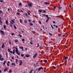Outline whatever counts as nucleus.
Instances as JSON below:
<instances>
[{"label": "nucleus", "instance_id": "obj_1", "mask_svg": "<svg viewBox=\"0 0 73 73\" xmlns=\"http://www.w3.org/2000/svg\"><path fill=\"white\" fill-rule=\"evenodd\" d=\"M16 49L15 52H16L17 54L18 55H20V53L18 52L19 50H18V48H16L15 47H14Z\"/></svg>", "mask_w": 73, "mask_h": 73}, {"label": "nucleus", "instance_id": "obj_2", "mask_svg": "<svg viewBox=\"0 0 73 73\" xmlns=\"http://www.w3.org/2000/svg\"><path fill=\"white\" fill-rule=\"evenodd\" d=\"M46 17L47 19L46 20V23H48V21H49V17H48V15H46Z\"/></svg>", "mask_w": 73, "mask_h": 73}, {"label": "nucleus", "instance_id": "obj_3", "mask_svg": "<svg viewBox=\"0 0 73 73\" xmlns=\"http://www.w3.org/2000/svg\"><path fill=\"white\" fill-rule=\"evenodd\" d=\"M37 53H35L33 56V58H36V57H37Z\"/></svg>", "mask_w": 73, "mask_h": 73}, {"label": "nucleus", "instance_id": "obj_4", "mask_svg": "<svg viewBox=\"0 0 73 73\" xmlns=\"http://www.w3.org/2000/svg\"><path fill=\"white\" fill-rule=\"evenodd\" d=\"M1 46H2V48H4V47H5V42H4L3 43Z\"/></svg>", "mask_w": 73, "mask_h": 73}, {"label": "nucleus", "instance_id": "obj_5", "mask_svg": "<svg viewBox=\"0 0 73 73\" xmlns=\"http://www.w3.org/2000/svg\"><path fill=\"white\" fill-rule=\"evenodd\" d=\"M23 63V61L22 60H20V62H19V65H22V63Z\"/></svg>", "mask_w": 73, "mask_h": 73}, {"label": "nucleus", "instance_id": "obj_6", "mask_svg": "<svg viewBox=\"0 0 73 73\" xmlns=\"http://www.w3.org/2000/svg\"><path fill=\"white\" fill-rule=\"evenodd\" d=\"M68 56H64L63 57V59L64 60H66V59H68Z\"/></svg>", "mask_w": 73, "mask_h": 73}, {"label": "nucleus", "instance_id": "obj_7", "mask_svg": "<svg viewBox=\"0 0 73 73\" xmlns=\"http://www.w3.org/2000/svg\"><path fill=\"white\" fill-rule=\"evenodd\" d=\"M38 14L39 15H40V13H41L42 12V10H38Z\"/></svg>", "mask_w": 73, "mask_h": 73}, {"label": "nucleus", "instance_id": "obj_8", "mask_svg": "<svg viewBox=\"0 0 73 73\" xmlns=\"http://www.w3.org/2000/svg\"><path fill=\"white\" fill-rule=\"evenodd\" d=\"M28 5L29 6V8H31V7L32 6V5L31 4V3H29Z\"/></svg>", "mask_w": 73, "mask_h": 73}, {"label": "nucleus", "instance_id": "obj_9", "mask_svg": "<svg viewBox=\"0 0 73 73\" xmlns=\"http://www.w3.org/2000/svg\"><path fill=\"white\" fill-rule=\"evenodd\" d=\"M14 65V66H16V63H12L11 64V66L12 67H13V66Z\"/></svg>", "mask_w": 73, "mask_h": 73}, {"label": "nucleus", "instance_id": "obj_10", "mask_svg": "<svg viewBox=\"0 0 73 73\" xmlns=\"http://www.w3.org/2000/svg\"><path fill=\"white\" fill-rule=\"evenodd\" d=\"M41 69L42 70H43V67H40L38 70V72H39L41 70Z\"/></svg>", "mask_w": 73, "mask_h": 73}, {"label": "nucleus", "instance_id": "obj_11", "mask_svg": "<svg viewBox=\"0 0 73 73\" xmlns=\"http://www.w3.org/2000/svg\"><path fill=\"white\" fill-rule=\"evenodd\" d=\"M0 32L3 35H4V31L3 30H0Z\"/></svg>", "mask_w": 73, "mask_h": 73}, {"label": "nucleus", "instance_id": "obj_12", "mask_svg": "<svg viewBox=\"0 0 73 73\" xmlns=\"http://www.w3.org/2000/svg\"><path fill=\"white\" fill-rule=\"evenodd\" d=\"M8 68H5V69H4V70L5 72H6V71H7V70H8Z\"/></svg>", "mask_w": 73, "mask_h": 73}, {"label": "nucleus", "instance_id": "obj_13", "mask_svg": "<svg viewBox=\"0 0 73 73\" xmlns=\"http://www.w3.org/2000/svg\"><path fill=\"white\" fill-rule=\"evenodd\" d=\"M15 51H16V50H15V49H14L13 50V54H15Z\"/></svg>", "mask_w": 73, "mask_h": 73}, {"label": "nucleus", "instance_id": "obj_14", "mask_svg": "<svg viewBox=\"0 0 73 73\" xmlns=\"http://www.w3.org/2000/svg\"><path fill=\"white\" fill-rule=\"evenodd\" d=\"M7 62V61L6 60H5V61H4L3 62L2 64L3 65H5V63Z\"/></svg>", "mask_w": 73, "mask_h": 73}, {"label": "nucleus", "instance_id": "obj_15", "mask_svg": "<svg viewBox=\"0 0 73 73\" xmlns=\"http://www.w3.org/2000/svg\"><path fill=\"white\" fill-rule=\"evenodd\" d=\"M49 3L47 2H44V5H49Z\"/></svg>", "mask_w": 73, "mask_h": 73}, {"label": "nucleus", "instance_id": "obj_16", "mask_svg": "<svg viewBox=\"0 0 73 73\" xmlns=\"http://www.w3.org/2000/svg\"><path fill=\"white\" fill-rule=\"evenodd\" d=\"M30 55H29L28 54L26 55V57H27V58H28V57H29Z\"/></svg>", "mask_w": 73, "mask_h": 73}, {"label": "nucleus", "instance_id": "obj_17", "mask_svg": "<svg viewBox=\"0 0 73 73\" xmlns=\"http://www.w3.org/2000/svg\"><path fill=\"white\" fill-rule=\"evenodd\" d=\"M9 43L10 45H11V40L9 39Z\"/></svg>", "mask_w": 73, "mask_h": 73}, {"label": "nucleus", "instance_id": "obj_18", "mask_svg": "<svg viewBox=\"0 0 73 73\" xmlns=\"http://www.w3.org/2000/svg\"><path fill=\"white\" fill-rule=\"evenodd\" d=\"M61 8H62V7H58V10L60 11V10H61Z\"/></svg>", "mask_w": 73, "mask_h": 73}, {"label": "nucleus", "instance_id": "obj_19", "mask_svg": "<svg viewBox=\"0 0 73 73\" xmlns=\"http://www.w3.org/2000/svg\"><path fill=\"white\" fill-rule=\"evenodd\" d=\"M8 21H6V25H8Z\"/></svg>", "mask_w": 73, "mask_h": 73}, {"label": "nucleus", "instance_id": "obj_20", "mask_svg": "<svg viewBox=\"0 0 73 73\" xmlns=\"http://www.w3.org/2000/svg\"><path fill=\"white\" fill-rule=\"evenodd\" d=\"M24 23H25L26 24H27V21L26 20H25L24 21Z\"/></svg>", "mask_w": 73, "mask_h": 73}, {"label": "nucleus", "instance_id": "obj_21", "mask_svg": "<svg viewBox=\"0 0 73 73\" xmlns=\"http://www.w3.org/2000/svg\"><path fill=\"white\" fill-rule=\"evenodd\" d=\"M30 26H33V23H30Z\"/></svg>", "mask_w": 73, "mask_h": 73}, {"label": "nucleus", "instance_id": "obj_22", "mask_svg": "<svg viewBox=\"0 0 73 73\" xmlns=\"http://www.w3.org/2000/svg\"><path fill=\"white\" fill-rule=\"evenodd\" d=\"M19 48H20V49H24V48L23 46H22L21 47L19 46Z\"/></svg>", "mask_w": 73, "mask_h": 73}, {"label": "nucleus", "instance_id": "obj_23", "mask_svg": "<svg viewBox=\"0 0 73 73\" xmlns=\"http://www.w3.org/2000/svg\"><path fill=\"white\" fill-rule=\"evenodd\" d=\"M52 68H53V69H56V67L54 66H52Z\"/></svg>", "mask_w": 73, "mask_h": 73}, {"label": "nucleus", "instance_id": "obj_24", "mask_svg": "<svg viewBox=\"0 0 73 73\" xmlns=\"http://www.w3.org/2000/svg\"><path fill=\"white\" fill-rule=\"evenodd\" d=\"M11 72H12V70H9V73H11Z\"/></svg>", "mask_w": 73, "mask_h": 73}, {"label": "nucleus", "instance_id": "obj_25", "mask_svg": "<svg viewBox=\"0 0 73 73\" xmlns=\"http://www.w3.org/2000/svg\"><path fill=\"white\" fill-rule=\"evenodd\" d=\"M20 23H22V20H21V19H20Z\"/></svg>", "mask_w": 73, "mask_h": 73}, {"label": "nucleus", "instance_id": "obj_26", "mask_svg": "<svg viewBox=\"0 0 73 73\" xmlns=\"http://www.w3.org/2000/svg\"><path fill=\"white\" fill-rule=\"evenodd\" d=\"M18 36L20 37H22V35L20 34H19Z\"/></svg>", "mask_w": 73, "mask_h": 73}, {"label": "nucleus", "instance_id": "obj_27", "mask_svg": "<svg viewBox=\"0 0 73 73\" xmlns=\"http://www.w3.org/2000/svg\"><path fill=\"white\" fill-rule=\"evenodd\" d=\"M14 27L15 28V29H16V26H15V25H14Z\"/></svg>", "mask_w": 73, "mask_h": 73}, {"label": "nucleus", "instance_id": "obj_28", "mask_svg": "<svg viewBox=\"0 0 73 73\" xmlns=\"http://www.w3.org/2000/svg\"><path fill=\"white\" fill-rule=\"evenodd\" d=\"M4 29H5V28H6V26L5 25H4Z\"/></svg>", "mask_w": 73, "mask_h": 73}, {"label": "nucleus", "instance_id": "obj_29", "mask_svg": "<svg viewBox=\"0 0 73 73\" xmlns=\"http://www.w3.org/2000/svg\"><path fill=\"white\" fill-rule=\"evenodd\" d=\"M34 66L35 67V68H36V66H37V65H36V64H35L34 65Z\"/></svg>", "mask_w": 73, "mask_h": 73}, {"label": "nucleus", "instance_id": "obj_30", "mask_svg": "<svg viewBox=\"0 0 73 73\" xmlns=\"http://www.w3.org/2000/svg\"><path fill=\"white\" fill-rule=\"evenodd\" d=\"M0 60L1 61H3V60H4V59L3 58H1L0 59Z\"/></svg>", "mask_w": 73, "mask_h": 73}, {"label": "nucleus", "instance_id": "obj_31", "mask_svg": "<svg viewBox=\"0 0 73 73\" xmlns=\"http://www.w3.org/2000/svg\"><path fill=\"white\" fill-rule=\"evenodd\" d=\"M21 4H22L21 3H19V6H21Z\"/></svg>", "mask_w": 73, "mask_h": 73}, {"label": "nucleus", "instance_id": "obj_32", "mask_svg": "<svg viewBox=\"0 0 73 73\" xmlns=\"http://www.w3.org/2000/svg\"><path fill=\"white\" fill-rule=\"evenodd\" d=\"M24 54H21V57H24Z\"/></svg>", "mask_w": 73, "mask_h": 73}, {"label": "nucleus", "instance_id": "obj_33", "mask_svg": "<svg viewBox=\"0 0 73 73\" xmlns=\"http://www.w3.org/2000/svg\"><path fill=\"white\" fill-rule=\"evenodd\" d=\"M30 43L31 44V45H32V44H33V42H32V41H31L30 42Z\"/></svg>", "mask_w": 73, "mask_h": 73}, {"label": "nucleus", "instance_id": "obj_34", "mask_svg": "<svg viewBox=\"0 0 73 73\" xmlns=\"http://www.w3.org/2000/svg\"><path fill=\"white\" fill-rule=\"evenodd\" d=\"M2 57V55L1 54H0V59Z\"/></svg>", "mask_w": 73, "mask_h": 73}, {"label": "nucleus", "instance_id": "obj_35", "mask_svg": "<svg viewBox=\"0 0 73 73\" xmlns=\"http://www.w3.org/2000/svg\"><path fill=\"white\" fill-rule=\"evenodd\" d=\"M15 35V33H13L12 34H11V35L12 36H13V35Z\"/></svg>", "mask_w": 73, "mask_h": 73}, {"label": "nucleus", "instance_id": "obj_36", "mask_svg": "<svg viewBox=\"0 0 73 73\" xmlns=\"http://www.w3.org/2000/svg\"><path fill=\"white\" fill-rule=\"evenodd\" d=\"M8 52H10V49L9 48L8 49Z\"/></svg>", "mask_w": 73, "mask_h": 73}, {"label": "nucleus", "instance_id": "obj_37", "mask_svg": "<svg viewBox=\"0 0 73 73\" xmlns=\"http://www.w3.org/2000/svg\"><path fill=\"white\" fill-rule=\"evenodd\" d=\"M71 4H70V5H68L69 7H70V8H71V7H72V6H71Z\"/></svg>", "mask_w": 73, "mask_h": 73}, {"label": "nucleus", "instance_id": "obj_38", "mask_svg": "<svg viewBox=\"0 0 73 73\" xmlns=\"http://www.w3.org/2000/svg\"><path fill=\"white\" fill-rule=\"evenodd\" d=\"M39 46V44H37V46H36V47L37 48V47H38Z\"/></svg>", "mask_w": 73, "mask_h": 73}, {"label": "nucleus", "instance_id": "obj_39", "mask_svg": "<svg viewBox=\"0 0 73 73\" xmlns=\"http://www.w3.org/2000/svg\"><path fill=\"white\" fill-rule=\"evenodd\" d=\"M10 24H12L13 25V23H12V21H11L10 22Z\"/></svg>", "mask_w": 73, "mask_h": 73}, {"label": "nucleus", "instance_id": "obj_40", "mask_svg": "<svg viewBox=\"0 0 73 73\" xmlns=\"http://www.w3.org/2000/svg\"><path fill=\"white\" fill-rule=\"evenodd\" d=\"M42 15L44 17H45V16L46 17V15L45 14H42Z\"/></svg>", "mask_w": 73, "mask_h": 73}, {"label": "nucleus", "instance_id": "obj_41", "mask_svg": "<svg viewBox=\"0 0 73 73\" xmlns=\"http://www.w3.org/2000/svg\"><path fill=\"white\" fill-rule=\"evenodd\" d=\"M11 21L13 22V23H15L14 22V21H13V20H11Z\"/></svg>", "mask_w": 73, "mask_h": 73}, {"label": "nucleus", "instance_id": "obj_42", "mask_svg": "<svg viewBox=\"0 0 73 73\" xmlns=\"http://www.w3.org/2000/svg\"><path fill=\"white\" fill-rule=\"evenodd\" d=\"M11 58L12 59V60H14V58H15L14 57H11Z\"/></svg>", "mask_w": 73, "mask_h": 73}, {"label": "nucleus", "instance_id": "obj_43", "mask_svg": "<svg viewBox=\"0 0 73 73\" xmlns=\"http://www.w3.org/2000/svg\"><path fill=\"white\" fill-rule=\"evenodd\" d=\"M17 14L18 15H20V13H17Z\"/></svg>", "mask_w": 73, "mask_h": 73}, {"label": "nucleus", "instance_id": "obj_44", "mask_svg": "<svg viewBox=\"0 0 73 73\" xmlns=\"http://www.w3.org/2000/svg\"><path fill=\"white\" fill-rule=\"evenodd\" d=\"M51 26L52 27V29H54V28H53V26H52V25H51Z\"/></svg>", "mask_w": 73, "mask_h": 73}, {"label": "nucleus", "instance_id": "obj_45", "mask_svg": "<svg viewBox=\"0 0 73 73\" xmlns=\"http://www.w3.org/2000/svg\"><path fill=\"white\" fill-rule=\"evenodd\" d=\"M27 14L29 15H31V14L30 13L28 12H27Z\"/></svg>", "mask_w": 73, "mask_h": 73}, {"label": "nucleus", "instance_id": "obj_46", "mask_svg": "<svg viewBox=\"0 0 73 73\" xmlns=\"http://www.w3.org/2000/svg\"><path fill=\"white\" fill-rule=\"evenodd\" d=\"M17 61H18V60L16 59V63H17Z\"/></svg>", "mask_w": 73, "mask_h": 73}, {"label": "nucleus", "instance_id": "obj_47", "mask_svg": "<svg viewBox=\"0 0 73 73\" xmlns=\"http://www.w3.org/2000/svg\"><path fill=\"white\" fill-rule=\"evenodd\" d=\"M29 22L31 23V20L30 19H29Z\"/></svg>", "mask_w": 73, "mask_h": 73}, {"label": "nucleus", "instance_id": "obj_48", "mask_svg": "<svg viewBox=\"0 0 73 73\" xmlns=\"http://www.w3.org/2000/svg\"><path fill=\"white\" fill-rule=\"evenodd\" d=\"M15 42H18V40H15Z\"/></svg>", "mask_w": 73, "mask_h": 73}, {"label": "nucleus", "instance_id": "obj_49", "mask_svg": "<svg viewBox=\"0 0 73 73\" xmlns=\"http://www.w3.org/2000/svg\"><path fill=\"white\" fill-rule=\"evenodd\" d=\"M56 7L54 6L53 7L54 9H56Z\"/></svg>", "mask_w": 73, "mask_h": 73}, {"label": "nucleus", "instance_id": "obj_50", "mask_svg": "<svg viewBox=\"0 0 73 73\" xmlns=\"http://www.w3.org/2000/svg\"><path fill=\"white\" fill-rule=\"evenodd\" d=\"M43 12L44 13H46V11L45 10H43Z\"/></svg>", "mask_w": 73, "mask_h": 73}, {"label": "nucleus", "instance_id": "obj_51", "mask_svg": "<svg viewBox=\"0 0 73 73\" xmlns=\"http://www.w3.org/2000/svg\"><path fill=\"white\" fill-rule=\"evenodd\" d=\"M25 15L26 16H27V17H28V14H27V13H26Z\"/></svg>", "mask_w": 73, "mask_h": 73}, {"label": "nucleus", "instance_id": "obj_52", "mask_svg": "<svg viewBox=\"0 0 73 73\" xmlns=\"http://www.w3.org/2000/svg\"><path fill=\"white\" fill-rule=\"evenodd\" d=\"M22 41H25V40L24 39H22Z\"/></svg>", "mask_w": 73, "mask_h": 73}, {"label": "nucleus", "instance_id": "obj_53", "mask_svg": "<svg viewBox=\"0 0 73 73\" xmlns=\"http://www.w3.org/2000/svg\"><path fill=\"white\" fill-rule=\"evenodd\" d=\"M7 66H9V63H7Z\"/></svg>", "mask_w": 73, "mask_h": 73}, {"label": "nucleus", "instance_id": "obj_54", "mask_svg": "<svg viewBox=\"0 0 73 73\" xmlns=\"http://www.w3.org/2000/svg\"><path fill=\"white\" fill-rule=\"evenodd\" d=\"M49 35H50V36H52V34H51L50 33H49Z\"/></svg>", "mask_w": 73, "mask_h": 73}, {"label": "nucleus", "instance_id": "obj_55", "mask_svg": "<svg viewBox=\"0 0 73 73\" xmlns=\"http://www.w3.org/2000/svg\"><path fill=\"white\" fill-rule=\"evenodd\" d=\"M45 62H47V60H44Z\"/></svg>", "mask_w": 73, "mask_h": 73}, {"label": "nucleus", "instance_id": "obj_56", "mask_svg": "<svg viewBox=\"0 0 73 73\" xmlns=\"http://www.w3.org/2000/svg\"><path fill=\"white\" fill-rule=\"evenodd\" d=\"M0 2H1V3H3V1L2 0H0Z\"/></svg>", "mask_w": 73, "mask_h": 73}, {"label": "nucleus", "instance_id": "obj_57", "mask_svg": "<svg viewBox=\"0 0 73 73\" xmlns=\"http://www.w3.org/2000/svg\"><path fill=\"white\" fill-rule=\"evenodd\" d=\"M10 53H12V51H10Z\"/></svg>", "mask_w": 73, "mask_h": 73}, {"label": "nucleus", "instance_id": "obj_58", "mask_svg": "<svg viewBox=\"0 0 73 73\" xmlns=\"http://www.w3.org/2000/svg\"><path fill=\"white\" fill-rule=\"evenodd\" d=\"M55 28H58V26L57 25H56L55 27Z\"/></svg>", "mask_w": 73, "mask_h": 73}, {"label": "nucleus", "instance_id": "obj_59", "mask_svg": "<svg viewBox=\"0 0 73 73\" xmlns=\"http://www.w3.org/2000/svg\"><path fill=\"white\" fill-rule=\"evenodd\" d=\"M10 27H12V24L10 23Z\"/></svg>", "mask_w": 73, "mask_h": 73}, {"label": "nucleus", "instance_id": "obj_60", "mask_svg": "<svg viewBox=\"0 0 73 73\" xmlns=\"http://www.w3.org/2000/svg\"><path fill=\"white\" fill-rule=\"evenodd\" d=\"M39 23L40 24H41V23L40 21H39Z\"/></svg>", "mask_w": 73, "mask_h": 73}, {"label": "nucleus", "instance_id": "obj_61", "mask_svg": "<svg viewBox=\"0 0 73 73\" xmlns=\"http://www.w3.org/2000/svg\"><path fill=\"white\" fill-rule=\"evenodd\" d=\"M33 23H35V20H33Z\"/></svg>", "mask_w": 73, "mask_h": 73}, {"label": "nucleus", "instance_id": "obj_62", "mask_svg": "<svg viewBox=\"0 0 73 73\" xmlns=\"http://www.w3.org/2000/svg\"><path fill=\"white\" fill-rule=\"evenodd\" d=\"M42 61H43L42 60H41L40 61V62H42Z\"/></svg>", "mask_w": 73, "mask_h": 73}, {"label": "nucleus", "instance_id": "obj_63", "mask_svg": "<svg viewBox=\"0 0 73 73\" xmlns=\"http://www.w3.org/2000/svg\"><path fill=\"white\" fill-rule=\"evenodd\" d=\"M9 63H10V62L9 61H8L7 62V64H9Z\"/></svg>", "mask_w": 73, "mask_h": 73}, {"label": "nucleus", "instance_id": "obj_64", "mask_svg": "<svg viewBox=\"0 0 73 73\" xmlns=\"http://www.w3.org/2000/svg\"><path fill=\"white\" fill-rule=\"evenodd\" d=\"M53 23H54V24H55V23H56L54 21H53Z\"/></svg>", "mask_w": 73, "mask_h": 73}]
</instances>
